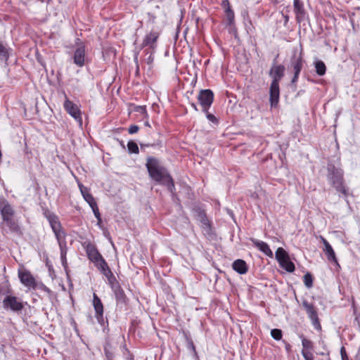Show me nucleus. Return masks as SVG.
Wrapping results in <instances>:
<instances>
[{"label": "nucleus", "mask_w": 360, "mask_h": 360, "mask_svg": "<svg viewBox=\"0 0 360 360\" xmlns=\"http://www.w3.org/2000/svg\"><path fill=\"white\" fill-rule=\"evenodd\" d=\"M146 167L148 170L149 176L155 182L167 186L171 193H174V181L169 173L167 169L163 166L160 161L152 156L146 159Z\"/></svg>", "instance_id": "obj_1"}, {"label": "nucleus", "mask_w": 360, "mask_h": 360, "mask_svg": "<svg viewBox=\"0 0 360 360\" xmlns=\"http://www.w3.org/2000/svg\"><path fill=\"white\" fill-rule=\"evenodd\" d=\"M44 214V217L47 219L60 247L62 265L66 268L68 264L66 259L67 248L66 242L65 240L66 233L62 227L58 217L56 214L49 212V210L45 211Z\"/></svg>", "instance_id": "obj_2"}, {"label": "nucleus", "mask_w": 360, "mask_h": 360, "mask_svg": "<svg viewBox=\"0 0 360 360\" xmlns=\"http://www.w3.org/2000/svg\"><path fill=\"white\" fill-rule=\"evenodd\" d=\"M285 66L283 65H273L269 72V75L272 78L269 88V103L271 108L278 105L280 98L279 82L283 77Z\"/></svg>", "instance_id": "obj_3"}, {"label": "nucleus", "mask_w": 360, "mask_h": 360, "mask_svg": "<svg viewBox=\"0 0 360 360\" xmlns=\"http://www.w3.org/2000/svg\"><path fill=\"white\" fill-rule=\"evenodd\" d=\"M327 180L329 184L335 190L342 195L345 199L349 195V188L347 187L344 180V172L341 168L335 167L333 164L328 163L327 165Z\"/></svg>", "instance_id": "obj_4"}, {"label": "nucleus", "mask_w": 360, "mask_h": 360, "mask_svg": "<svg viewBox=\"0 0 360 360\" xmlns=\"http://www.w3.org/2000/svg\"><path fill=\"white\" fill-rule=\"evenodd\" d=\"M12 289L8 284L4 292L5 295L2 301V307L6 311H11L13 313L19 314L24 308V304L22 300L12 294Z\"/></svg>", "instance_id": "obj_5"}, {"label": "nucleus", "mask_w": 360, "mask_h": 360, "mask_svg": "<svg viewBox=\"0 0 360 360\" xmlns=\"http://www.w3.org/2000/svg\"><path fill=\"white\" fill-rule=\"evenodd\" d=\"M302 305L306 313L311 320V323L316 330H321V326L319 321L318 312L316 307L311 302H309L307 300L303 299L302 301Z\"/></svg>", "instance_id": "obj_6"}, {"label": "nucleus", "mask_w": 360, "mask_h": 360, "mask_svg": "<svg viewBox=\"0 0 360 360\" xmlns=\"http://www.w3.org/2000/svg\"><path fill=\"white\" fill-rule=\"evenodd\" d=\"M198 101L202 112H207L214 101V93L211 89H202L198 95Z\"/></svg>", "instance_id": "obj_7"}, {"label": "nucleus", "mask_w": 360, "mask_h": 360, "mask_svg": "<svg viewBox=\"0 0 360 360\" xmlns=\"http://www.w3.org/2000/svg\"><path fill=\"white\" fill-rule=\"evenodd\" d=\"M66 99L64 102L63 107L67 112L77 122L81 125L82 124V119L81 116V111L78 106L70 101L66 95H65Z\"/></svg>", "instance_id": "obj_8"}, {"label": "nucleus", "mask_w": 360, "mask_h": 360, "mask_svg": "<svg viewBox=\"0 0 360 360\" xmlns=\"http://www.w3.org/2000/svg\"><path fill=\"white\" fill-rule=\"evenodd\" d=\"M304 60L303 59L302 55V49H301L300 52L298 53L297 51H295L290 58V66L289 69H292L293 72L300 73Z\"/></svg>", "instance_id": "obj_9"}, {"label": "nucleus", "mask_w": 360, "mask_h": 360, "mask_svg": "<svg viewBox=\"0 0 360 360\" xmlns=\"http://www.w3.org/2000/svg\"><path fill=\"white\" fill-rule=\"evenodd\" d=\"M93 306L96 312L95 317L97 321L101 326H104L105 321L103 317V305L101 299L96 293L93 295Z\"/></svg>", "instance_id": "obj_10"}, {"label": "nucleus", "mask_w": 360, "mask_h": 360, "mask_svg": "<svg viewBox=\"0 0 360 360\" xmlns=\"http://www.w3.org/2000/svg\"><path fill=\"white\" fill-rule=\"evenodd\" d=\"M293 8L297 23H301L308 19L304 3L301 0H293Z\"/></svg>", "instance_id": "obj_11"}, {"label": "nucleus", "mask_w": 360, "mask_h": 360, "mask_svg": "<svg viewBox=\"0 0 360 360\" xmlns=\"http://www.w3.org/2000/svg\"><path fill=\"white\" fill-rule=\"evenodd\" d=\"M86 57V48L84 43H79V47H76L74 55L73 61L74 63L82 68L85 65Z\"/></svg>", "instance_id": "obj_12"}, {"label": "nucleus", "mask_w": 360, "mask_h": 360, "mask_svg": "<svg viewBox=\"0 0 360 360\" xmlns=\"http://www.w3.org/2000/svg\"><path fill=\"white\" fill-rule=\"evenodd\" d=\"M18 277L20 282L26 287L32 288L34 289L37 288L38 283L36 282L35 278L30 271H19Z\"/></svg>", "instance_id": "obj_13"}, {"label": "nucleus", "mask_w": 360, "mask_h": 360, "mask_svg": "<svg viewBox=\"0 0 360 360\" xmlns=\"http://www.w3.org/2000/svg\"><path fill=\"white\" fill-rule=\"evenodd\" d=\"M159 37V33L157 32H150L149 34H146L143 39V43L140 47V49H142L144 47H148L153 51L157 47V41Z\"/></svg>", "instance_id": "obj_14"}, {"label": "nucleus", "mask_w": 360, "mask_h": 360, "mask_svg": "<svg viewBox=\"0 0 360 360\" xmlns=\"http://www.w3.org/2000/svg\"><path fill=\"white\" fill-rule=\"evenodd\" d=\"M320 238L324 245L323 251L325 252L328 260L330 262L335 263L338 266H340L335 251L330 244L323 236H321Z\"/></svg>", "instance_id": "obj_15"}, {"label": "nucleus", "mask_w": 360, "mask_h": 360, "mask_svg": "<svg viewBox=\"0 0 360 360\" xmlns=\"http://www.w3.org/2000/svg\"><path fill=\"white\" fill-rule=\"evenodd\" d=\"M0 212L2 219L13 217L14 210L9 202L4 198H0Z\"/></svg>", "instance_id": "obj_16"}, {"label": "nucleus", "mask_w": 360, "mask_h": 360, "mask_svg": "<svg viewBox=\"0 0 360 360\" xmlns=\"http://www.w3.org/2000/svg\"><path fill=\"white\" fill-rule=\"evenodd\" d=\"M85 250L89 259L93 263L98 262L99 259H102L103 258L101 253L98 252L96 247L91 243H89L86 246Z\"/></svg>", "instance_id": "obj_17"}, {"label": "nucleus", "mask_w": 360, "mask_h": 360, "mask_svg": "<svg viewBox=\"0 0 360 360\" xmlns=\"http://www.w3.org/2000/svg\"><path fill=\"white\" fill-rule=\"evenodd\" d=\"M250 240L252 243L253 245L256 247L262 252H263L265 255L271 258L274 257V253L266 243L253 238H250Z\"/></svg>", "instance_id": "obj_18"}, {"label": "nucleus", "mask_w": 360, "mask_h": 360, "mask_svg": "<svg viewBox=\"0 0 360 360\" xmlns=\"http://www.w3.org/2000/svg\"><path fill=\"white\" fill-rule=\"evenodd\" d=\"M110 288L115 295V300L117 303L125 304L127 302V296L120 283L114 285V286H112Z\"/></svg>", "instance_id": "obj_19"}, {"label": "nucleus", "mask_w": 360, "mask_h": 360, "mask_svg": "<svg viewBox=\"0 0 360 360\" xmlns=\"http://www.w3.org/2000/svg\"><path fill=\"white\" fill-rule=\"evenodd\" d=\"M232 268L239 274H245L248 271V266L246 262L241 259L235 260L232 264Z\"/></svg>", "instance_id": "obj_20"}, {"label": "nucleus", "mask_w": 360, "mask_h": 360, "mask_svg": "<svg viewBox=\"0 0 360 360\" xmlns=\"http://www.w3.org/2000/svg\"><path fill=\"white\" fill-rule=\"evenodd\" d=\"M200 222V227L202 229L204 234L211 236L212 234V224L207 219V215L198 219Z\"/></svg>", "instance_id": "obj_21"}, {"label": "nucleus", "mask_w": 360, "mask_h": 360, "mask_svg": "<svg viewBox=\"0 0 360 360\" xmlns=\"http://www.w3.org/2000/svg\"><path fill=\"white\" fill-rule=\"evenodd\" d=\"M183 335L184 338L187 344V348L191 350L193 353L194 357L198 359V355L195 349V346L192 340V338L190 335V334L188 332L183 331Z\"/></svg>", "instance_id": "obj_22"}, {"label": "nucleus", "mask_w": 360, "mask_h": 360, "mask_svg": "<svg viewBox=\"0 0 360 360\" xmlns=\"http://www.w3.org/2000/svg\"><path fill=\"white\" fill-rule=\"evenodd\" d=\"M9 49L7 44L0 40V60L4 61L6 64L9 58Z\"/></svg>", "instance_id": "obj_23"}, {"label": "nucleus", "mask_w": 360, "mask_h": 360, "mask_svg": "<svg viewBox=\"0 0 360 360\" xmlns=\"http://www.w3.org/2000/svg\"><path fill=\"white\" fill-rule=\"evenodd\" d=\"M281 267L284 269L286 271L292 273L295 271V267L294 263L290 261V257L278 262Z\"/></svg>", "instance_id": "obj_24"}, {"label": "nucleus", "mask_w": 360, "mask_h": 360, "mask_svg": "<svg viewBox=\"0 0 360 360\" xmlns=\"http://www.w3.org/2000/svg\"><path fill=\"white\" fill-rule=\"evenodd\" d=\"M4 223L8 227L10 231L18 233L20 231V227L17 222L12 218H6L3 219Z\"/></svg>", "instance_id": "obj_25"}, {"label": "nucleus", "mask_w": 360, "mask_h": 360, "mask_svg": "<svg viewBox=\"0 0 360 360\" xmlns=\"http://www.w3.org/2000/svg\"><path fill=\"white\" fill-rule=\"evenodd\" d=\"M104 354L106 360H114L115 349L110 342H106L104 345Z\"/></svg>", "instance_id": "obj_26"}, {"label": "nucleus", "mask_w": 360, "mask_h": 360, "mask_svg": "<svg viewBox=\"0 0 360 360\" xmlns=\"http://www.w3.org/2000/svg\"><path fill=\"white\" fill-rule=\"evenodd\" d=\"M316 72L319 76H323L326 74V66L322 60H316L314 62Z\"/></svg>", "instance_id": "obj_27"}, {"label": "nucleus", "mask_w": 360, "mask_h": 360, "mask_svg": "<svg viewBox=\"0 0 360 360\" xmlns=\"http://www.w3.org/2000/svg\"><path fill=\"white\" fill-rule=\"evenodd\" d=\"M288 253L283 248H278L276 250L275 253V257L278 262H281L283 259H288Z\"/></svg>", "instance_id": "obj_28"}, {"label": "nucleus", "mask_w": 360, "mask_h": 360, "mask_svg": "<svg viewBox=\"0 0 360 360\" xmlns=\"http://www.w3.org/2000/svg\"><path fill=\"white\" fill-rule=\"evenodd\" d=\"M299 337L302 340V349L307 351V349H313V342L311 340L305 338L303 335H300Z\"/></svg>", "instance_id": "obj_29"}, {"label": "nucleus", "mask_w": 360, "mask_h": 360, "mask_svg": "<svg viewBox=\"0 0 360 360\" xmlns=\"http://www.w3.org/2000/svg\"><path fill=\"white\" fill-rule=\"evenodd\" d=\"M127 148L129 153L138 154L139 152V146L134 141H129L128 142Z\"/></svg>", "instance_id": "obj_30"}, {"label": "nucleus", "mask_w": 360, "mask_h": 360, "mask_svg": "<svg viewBox=\"0 0 360 360\" xmlns=\"http://www.w3.org/2000/svg\"><path fill=\"white\" fill-rule=\"evenodd\" d=\"M193 211L197 220L206 215L205 210L199 206H195Z\"/></svg>", "instance_id": "obj_31"}, {"label": "nucleus", "mask_w": 360, "mask_h": 360, "mask_svg": "<svg viewBox=\"0 0 360 360\" xmlns=\"http://www.w3.org/2000/svg\"><path fill=\"white\" fill-rule=\"evenodd\" d=\"M304 283L307 288H311L313 286V277L311 274L307 272L304 276Z\"/></svg>", "instance_id": "obj_32"}, {"label": "nucleus", "mask_w": 360, "mask_h": 360, "mask_svg": "<svg viewBox=\"0 0 360 360\" xmlns=\"http://www.w3.org/2000/svg\"><path fill=\"white\" fill-rule=\"evenodd\" d=\"M105 278L108 280V284L110 287L114 286V285H116L119 283L117 278L114 276L113 273L111 271L110 273L108 272V275H105Z\"/></svg>", "instance_id": "obj_33"}, {"label": "nucleus", "mask_w": 360, "mask_h": 360, "mask_svg": "<svg viewBox=\"0 0 360 360\" xmlns=\"http://www.w3.org/2000/svg\"><path fill=\"white\" fill-rule=\"evenodd\" d=\"M271 337L276 340H280L282 339L283 333L281 329L274 328L271 330Z\"/></svg>", "instance_id": "obj_34"}, {"label": "nucleus", "mask_w": 360, "mask_h": 360, "mask_svg": "<svg viewBox=\"0 0 360 360\" xmlns=\"http://www.w3.org/2000/svg\"><path fill=\"white\" fill-rule=\"evenodd\" d=\"M84 199L89 204V205L91 207L96 205L97 203L91 193H86L84 195Z\"/></svg>", "instance_id": "obj_35"}, {"label": "nucleus", "mask_w": 360, "mask_h": 360, "mask_svg": "<svg viewBox=\"0 0 360 360\" xmlns=\"http://www.w3.org/2000/svg\"><path fill=\"white\" fill-rule=\"evenodd\" d=\"M228 25L230 26L233 25L235 15L233 11L226 13Z\"/></svg>", "instance_id": "obj_36"}, {"label": "nucleus", "mask_w": 360, "mask_h": 360, "mask_svg": "<svg viewBox=\"0 0 360 360\" xmlns=\"http://www.w3.org/2000/svg\"><path fill=\"white\" fill-rule=\"evenodd\" d=\"M221 6L224 10L225 13L233 11L229 0H223Z\"/></svg>", "instance_id": "obj_37"}, {"label": "nucleus", "mask_w": 360, "mask_h": 360, "mask_svg": "<svg viewBox=\"0 0 360 360\" xmlns=\"http://www.w3.org/2000/svg\"><path fill=\"white\" fill-rule=\"evenodd\" d=\"M205 112V115H206V117H207V119L210 122H212L213 124H216V125L219 124V120H218V119H217V118L214 115H212V114L210 113V112H208V110H207V112Z\"/></svg>", "instance_id": "obj_38"}, {"label": "nucleus", "mask_w": 360, "mask_h": 360, "mask_svg": "<svg viewBox=\"0 0 360 360\" xmlns=\"http://www.w3.org/2000/svg\"><path fill=\"white\" fill-rule=\"evenodd\" d=\"M134 110L145 116L148 115L146 106L136 105L134 108Z\"/></svg>", "instance_id": "obj_39"}, {"label": "nucleus", "mask_w": 360, "mask_h": 360, "mask_svg": "<svg viewBox=\"0 0 360 360\" xmlns=\"http://www.w3.org/2000/svg\"><path fill=\"white\" fill-rule=\"evenodd\" d=\"M37 288L39 289L46 292V293H48V295L50 297H51L53 295V292L47 286H46L44 283H39L37 285Z\"/></svg>", "instance_id": "obj_40"}, {"label": "nucleus", "mask_w": 360, "mask_h": 360, "mask_svg": "<svg viewBox=\"0 0 360 360\" xmlns=\"http://www.w3.org/2000/svg\"><path fill=\"white\" fill-rule=\"evenodd\" d=\"M302 354L304 360H314L313 354L309 351H305L304 349H302Z\"/></svg>", "instance_id": "obj_41"}, {"label": "nucleus", "mask_w": 360, "mask_h": 360, "mask_svg": "<svg viewBox=\"0 0 360 360\" xmlns=\"http://www.w3.org/2000/svg\"><path fill=\"white\" fill-rule=\"evenodd\" d=\"M94 264L98 269L103 266H107V262L104 258H103L102 259H99L98 262H96Z\"/></svg>", "instance_id": "obj_42"}, {"label": "nucleus", "mask_w": 360, "mask_h": 360, "mask_svg": "<svg viewBox=\"0 0 360 360\" xmlns=\"http://www.w3.org/2000/svg\"><path fill=\"white\" fill-rule=\"evenodd\" d=\"M92 209V211L94 214L95 217L97 219L98 221H101V214L99 212V210L97 204L94 205V207H91Z\"/></svg>", "instance_id": "obj_43"}, {"label": "nucleus", "mask_w": 360, "mask_h": 360, "mask_svg": "<svg viewBox=\"0 0 360 360\" xmlns=\"http://www.w3.org/2000/svg\"><path fill=\"white\" fill-rule=\"evenodd\" d=\"M340 355L342 360H349L344 347H342L340 349Z\"/></svg>", "instance_id": "obj_44"}, {"label": "nucleus", "mask_w": 360, "mask_h": 360, "mask_svg": "<svg viewBox=\"0 0 360 360\" xmlns=\"http://www.w3.org/2000/svg\"><path fill=\"white\" fill-rule=\"evenodd\" d=\"M139 129V127L137 125H131L128 129V132L130 134H133L138 132Z\"/></svg>", "instance_id": "obj_45"}, {"label": "nucleus", "mask_w": 360, "mask_h": 360, "mask_svg": "<svg viewBox=\"0 0 360 360\" xmlns=\"http://www.w3.org/2000/svg\"><path fill=\"white\" fill-rule=\"evenodd\" d=\"M155 146H156V144H155V143H140L141 149L142 150H143L145 149V148L155 147Z\"/></svg>", "instance_id": "obj_46"}, {"label": "nucleus", "mask_w": 360, "mask_h": 360, "mask_svg": "<svg viewBox=\"0 0 360 360\" xmlns=\"http://www.w3.org/2000/svg\"><path fill=\"white\" fill-rule=\"evenodd\" d=\"M79 186L80 191H81V193H82V194L83 198H84V195H85L86 193H90L89 192V190H88V188H86V187L83 186L82 185H79Z\"/></svg>", "instance_id": "obj_47"}, {"label": "nucleus", "mask_w": 360, "mask_h": 360, "mask_svg": "<svg viewBox=\"0 0 360 360\" xmlns=\"http://www.w3.org/2000/svg\"><path fill=\"white\" fill-rule=\"evenodd\" d=\"M293 73H294V75L291 79V84H295L298 80L300 73H297V72H293Z\"/></svg>", "instance_id": "obj_48"}, {"label": "nucleus", "mask_w": 360, "mask_h": 360, "mask_svg": "<svg viewBox=\"0 0 360 360\" xmlns=\"http://www.w3.org/2000/svg\"><path fill=\"white\" fill-rule=\"evenodd\" d=\"M282 15H283V18H284V25H285V26H286V25H287V24H288V22H289V16H288V15H287V14H283V13H282Z\"/></svg>", "instance_id": "obj_49"}, {"label": "nucleus", "mask_w": 360, "mask_h": 360, "mask_svg": "<svg viewBox=\"0 0 360 360\" xmlns=\"http://www.w3.org/2000/svg\"><path fill=\"white\" fill-rule=\"evenodd\" d=\"M153 51H151L150 56H148V58H147V63L149 64V63H151L153 61Z\"/></svg>", "instance_id": "obj_50"}, {"label": "nucleus", "mask_w": 360, "mask_h": 360, "mask_svg": "<svg viewBox=\"0 0 360 360\" xmlns=\"http://www.w3.org/2000/svg\"><path fill=\"white\" fill-rule=\"evenodd\" d=\"M111 269L110 268L106 269L105 271L102 272V274L105 276V275H108V272H111Z\"/></svg>", "instance_id": "obj_51"}, {"label": "nucleus", "mask_w": 360, "mask_h": 360, "mask_svg": "<svg viewBox=\"0 0 360 360\" xmlns=\"http://www.w3.org/2000/svg\"><path fill=\"white\" fill-rule=\"evenodd\" d=\"M111 269L110 268L106 269L105 271L102 272V274L105 276V275H108V272H111Z\"/></svg>", "instance_id": "obj_52"}, {"label": "nucleus", "mask_w": 360, "mask_h": 360, "mask_svg": "<svg viewBox=\"0 0 360 360\" xmlns=\"http://www.w3.org/2000/svg\"><path fill=\"white\" fill-rule=\"evenodd\" d=\"M79 43H83L79 38L75 40L76 47H79Z\"/></svg>", "instance_id": "obj_53"}, {"label": "nucleus", "mask_w": 360, "mask_h": 360, "mask_svg": "<svg viewBox=\"0 0 360 360\" xmlns=\"http://www.w3.org/2000/svg\"><path fill=\"white\" fill-rule=\"evenodd\" d=\"M108 268H109V266H108V265L107 264V266L101 267V269H99L98 270L102 273V272L105 271L106 269H108Z\"/></svg>", "instance_id": "obj_54"}, {"label": "nucleus", "mask_w": 360, "mask_h": 360, "mask_svg": "<svg viewBox=\"0 0 360 360\" xmlns=\"http://www.w3.org/2000/svg\"><path fill=\"white\" fill-rule=\"evenodd\" d=\"M191 106H192V108H193L195 111H198V108H197L196 104H195V103H191Z\"/></svg>", "instance_id": "obj_55"}, {"label": "nucleus", "mask_w": 360, "mask_h": 360, "mask_svg": "<svg viewBox=\"0 0 360 360\" xmlns=\"http://www.w3.org/2000/svg\"><path fill=\"white\" fill-rule=\"evenodd\" d=\"M119 142H120V146H121L123 148H125V146H124V141H120Z\"/></svg>", "instance_id": "obj_56"}, {"label": "nucleus", "mask_w": 360, "mask_h": 360, "mask_svg": "<svg viewBox=\"0 0 360 360\" xmlns=\"http://www.w3.org/2000/svg\"><path fill=\"white\" fill-rule=\"evenodd\" d=\"M138 54H139V53H136L135 54V56H134V61H135L136 63H137V61H138Z\"/></svg>", "instance_id": "obj_57"}, {"label": "nucleus", "mask_w": 360, "mask_h": 360, "mask_svg": "<svg viewBox=\"0 0 360 360\" xmlns=\"http://www.w3.org/2000/svg\"><path fill=\"white\" fill-rule=\"evenodd\" d=\"M278 55H277L276 58L274 60L273 65H276V58H278Z\"/></svg>", "instance_id": "obj_58"}, {"label": "nucleus", "mask_w": 360, "mask_h": 360, "mask_svg": "<svg viewBox=\"0 0 360 360\" xmlns=\"http://www.w3.org/2000/svg\"><path fill=\"white\" fill-rule=\"evenodd\" d=\"M285 348L287 350H288L290 348V345L289 344H288L286 346H285Z\"/></svg>", "instance_id": "obj_59"}, {"label": "nucleus", "mask_w": 360, "mask_h": 360, "mask_svg": "<svg viewBox=\"0 0 360 360\" xmlns=\"http://www.w3.org/2000/svg\"><path fill=\"white\" fill-rule=\"evenodd\" d=\"M145 125H146V126H147V127H150V124H149V122H148V121H146V122H145Z\"/></svg>", "instance_id": "obj_60"}, {"label": "nucleus", "mask_w": 360, "mask_h": 360, "mask_svg": "<svg viewBox=\"0 0 360 360\" xmlns=\"http://www.w3.org/2000/svg\"><path fill=\"white\" fill-rule=\"evenodd\" d=\"M101 223H102V220L101 219V221H98L97 224H98V226H100Z\"/></svg>", "instance_id": "obj_61"}, {"label": "nucleus", "mask_w": 360, "mask_h": 360, "mask_svg": "<svg viewBox=\"0 0 360 360\" xmlns=\"http://www.w3.org/2000/svg\"><path fill=\"white\" fill-rule=\"evenodd\" d=\"M129 360H134L133 357H131H131L129 358Z\"/></svg>", "instance_id": "obj_62"}]
</instances>
